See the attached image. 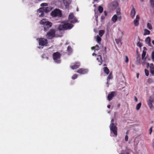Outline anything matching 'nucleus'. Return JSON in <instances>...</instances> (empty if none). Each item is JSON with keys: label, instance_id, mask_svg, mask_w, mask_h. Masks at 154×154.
<instances>
[{"label": "nucleus", "instance_id": "nucleus-24", "mask_svg": "<svg viewBox=\"0 0 154 154\" xmlns=\"http://www.w3.org/2000/svg\"><path fill=\"white\" fill-rule=\"evenodd\" d=\"M112 76L111 74H110L108 76L107 79V86L108 87L109 86V84H108V82L109 80L110 79H112Z\"/></svg>", "mask_w": 154, "mask_h": 154}, {"label": "nucleus", "instance_id": "nucleus-34", "mask_svg": "<svg viewBox=\"0 0 154 154\" xmlns=\"http://www.w3.org/2000/svg\"><path fill=\"white\" fill-rule=\"evenodd\" d=\"M48 5V4L47 3H42L40 5V6L41 7H44V6H46Z\"/></svg>", "mask_w": 154, "mask_h": 154}, {"label": "nucleus", "instance_id": "nucleus-45", "mask_svg": "<svg viewBox=\"0 0 154 154\" xmlns=\"http://www.w3.org/2000/svg\"><path fill=\"white\" fill-rule=\"evenodd\" d=\"M139 76V73H137V79L138 78Z\"/></svg>", "mask_w": 154, "mask_h": 154}, {"label": "nucleus", "instance_id": "nucleus-16", "mask_svg": "<svg viewBox=\"0 0 154 154\" xmlns=\"http://www.w3.org/2000/svg\"><path fill=\"white\" fill-rule=\"evenodd\" d=\"M42 8H43L44 12L46 13L49 12V11H51L52 9V8L51 6L43 7H42Z\"/></svg>", "mask_w": 154, "mask_h": 154}, {"label": "nucleus", "instance_id": "nucleus-2", "mask_svg": "<svg viewBox=\"0 0 154 154\" xmlns=\"http://www.w3.org/2000/svg\"><path fill=\"white\" fill-rule=\"evenodd\" d=\"M41 24L43 25L44 27V30L46 31L48 28H50L52 25V23L48 21L46 19L42 20L40 22Z\"/></svg>", "mask_w": 154, "mask_h": 154}, {"label": "nucleus", "instance_id": "nucleus-19", "mask_svg": "<svg viewBox=\"0 0 154 154\" xmlns=\"http://www.w3.org/2000/svg\"><path fill=\"white\" fill-rule=\"evenodd\" d=\"M135 13L136 12L134 8H133L131 9V16L132 18L134 17Z\"/></svg>", "mask_w": 154, "mask_h": 154}, {"label": "nucleus", "instance_id": "nucleus-26", "mask_svg": "<svg viewBox=\"0 0 154 154\" xmlns=\"http://www.w3.org/2000/svg\"><path fill=\"white\" fill-rule=\"evenodd\" d=\"M147 27L149 30L152 29V27L151 24L149 23H147L146 24Z\"/></svg>", "mask_w": 154, "mask_h": 154}, {"label": "nucleus", "instance_id": "nucleus-42", "mask_svg": "<svg viewBox=\"0 0 154 154\" xmlns=\"http://www.w3.org/2000/svg\"><path fill=\"white\" fill-rule=\"evenodd\" d=\"M128 140V137L127 135H126L125 137V140L126 141H127Z\"/></svg>", "mask_w": 154, "mask_h": 154}, {"label": "nucleus", "instance_id": "nucleus-7", "mask_svg": "<svg viewBox=\"0 0 154 154\" xmlns=\"http://www.w3.org/2000/svg\"><path fill=\"white\" fill-rule=\"evenodd\" d=\"M60 55L58 52L54 53L53 55V58L54 61L57 63H60Z\"/></svg>", "mask_w": 154, "mask_h": 154}, {"label": "nucleus", "instance_id": "nucleus-37", "mask_svg": "<svg viewBox=\"0 0 154 154\" xmlns=\"http://www.w3.org/2000/svg\"><path fill=\"white\" fill-rule=\"evenodd\" d=\"M152 60L154 62V52H152Z\"/></svg>", "mask_w": 154, "mask_h": 154}, {"label": "nucleus", "instance_id": "nucleus-29", "mask_svg": "<svg viewBox=\"0 0 154 154\" xmlns=\"http://www.w3.org/2000/svg\"><path fill=\"white\" fill-rule=\"evenodd\" d=\"M98 10L100 13H101L103 11V8L101 6H99L98 7Z\"/></svg>", "mask_w": 154, "mask_h": 154}, {"label": "nucleus", "instance_id": "nucleus-33", "mask_svg": "<svg viewBox=\"0 0 154 154\" xmlns=\"http://www.w3.org/2000/svg\"><path fill=\"white\" fill-rule=\"evenodd\" d=\"M126 153V154H129V153L128 152H126L124 150H122V151L121 153L120 154H125V153Z\"/></svg>", "mask_w": 154, "mask_h": 154}, {"label": "nucleus", "instance_id": "nucleus-41", "mask_svg": "<svg viewBox=\"0 0 154 154\" xmlns=\"http://www.w3.org/2000/svg\"><path fill=\"white\" fill-rule=\"evenodd\" d=\"M149 134H151V133H152V127H151L150 128V129H149Z\"/></svg>", "mask_w": 154, "mask_h": 154}, {"label": "nucleus", "instance_id": "nucleus-47", "mask_svg": "<svg viewBox=\"0 0 154 154\" xmlns=\"http://www.w3.org/2000/svg\"><path fill=\"white\" fill-rule=\"evenodd\" d=\"M96 54L95 53H93L92 54V55L93 56H94V55H96Z\"/></svg>", "mask_w": 154, "mask_h": 154}, {"label": "nucleus", "instance_id": "nucleus-11", "mask_svg": "<svg viewBox=\"0 0 154 154\" xmlns=\"http://www.w3.org/2000/svg\"><path fill=\"white\" fill-rule=\"evenodd\" d=\"M146 55V52L145 51H143V53L142 54V59L143 60H144L143 62L142 63V65H145V63H147L146 62V61L147 60H149L150 59L149 58H145V56Z\"/></svg>", "mask_w": 154, "mask_h": 154}, {"label": "nucleus", "instance_id": "nucleus-52", "mask_svg": "<svg viewBox=\"0 0 154 154\" xmlns=\"http://www.w3.org/2000/svg\"><path fill=\"white\" fill-rule=\"evenodd\" d=\"M141 2H143L144 0H140Z\"/></svg>", "mask_w": 154, "mask_h": 154}, {"label": "nucleus", "instance_id": "nucleus-46", "mask_svg": "<svg viewBox=\"0 0 154 154\" xmlns=\"http://www.w3.org/2000/svg\"><path fill=\"white\" fill-rule=\"evenodd\" d=\"M110 105H109L107 106V107L109 108V109L110 108Z\"/></svg>", "mask_w": 154, "mask_h": 154}, {"label": "nucleus", "instance_id": "nucleus-1", "mask_svg": "<svg viewBox=\"0 0 154 154\" xmlns=\"http://www.w3.org/2000/svg\"><path fill=\"white\" fill-rule=\"evenodd\" d=\"M77 21L73 13H71L69 15L68 21L62 22L59 26L58 29L60 31L70 29L73 27V25L72 24L69 23L68 22H70L74 23H76Z\"/></svg>", "mask_w": 154, "mask_h": 154}, {"label": "nucleus", "instance_id": "nucleus-3", "mask_svg": "<svg viewBox=\"0 0 154 154\" xmlns=\"http://www.w3.org/2000/svg\"><path fill=\"white\" fill-rule=\"evenodd\" d=\"M114 119H112L111 120V124L110 125V128L111 133H112L114 135V137H116L117 135V128L116 125L113 123Z\"/></svg>", "mask_w": 154, "mask_h": 154}, {"label": "nucleus", "instance_id": "nucleus-18", "mask_svg": "<svg viewBox=\"0 0 154 154\" xmlns=\"http://www.w3.org/2000/svg\"><path fill=\"white\" fill-rule=\"evenodd\" d=\"M145 41L146 43L150 47L152 46L150 42L151 39L149 37H148L146 38Z\"/></svg>", "mask_w": 154, "mask_h": 154}, {"label": "nucleus", "instance_id": "nucleus-51", "mask_svg": "<svg viewBox=\"0 0 154 154\" xmlns=\"http://www.w3.org/2000/svg\"><path fill=\"white\" fill-rule=\"evenodd\" d=\"M138 142H137L135 144H134L137 145L138 144Z\"/></svg>", "mask_w": 154, "mask_h": 154}, {"label": "nucleus", "instance_id": "nucleus-25", "mask_svg": "<svg viewBox=\"0 0 154 154\" xmlns=\"http://www.w3.org/2000/svg\"><path fill=\"white\" fill-rule=\"evenodd\" d=\"M103 70L105 73L107 75L109 73V70L106 67H105L103 68Z\"/></svg>", "mask_w": 154, "mask_h": 154}, {"label": "nucleus", "instance_id": "nucleus-31", "mask_svg": "<svg viewBox=\"0 0 154 154\" xmlns=\"http://www.w3.org/2000/svg\"><path fill=\"white\" fill-rule=\"evenodd\" d=\"M67 51L69 54H70L72 52V49L69 46L67 49Z\"/></svg>", "mask_w": 154, "mask_h": 154}, {"label": "nucleus", "instance_id": "nucleus-30", "mask_svg": "<svg viewBox=\"0 0 154 154\" xmlns=\"http://www.w3.org/2000/svg\"><path fill=\"white\" fill-rule=\"evenodd\" d=\"M141 105V103H140L137 104L136 106V109L137 110H139L140 108Z\"/></svg>", "mask_w": 154, "mask_h": 154}, {"label": "nucleus", "instance_id": "nucleus-20", "mask_svg": "<svg viewBox=\"0 0 154 154\" xmlns=\"http://www.w3.org/2000/svg\"><path fill=\"white\" fill-rule=\"evenodd\" d=\"M97 60L98 61V62H99V65H101L102 63V60L101 56L100 55L98 56H97Z\"/></svg>", "mask_w": 154, "mask_h": 154}, {"label": "nucleus", "instance_id": "nucleus-44", "mask_svg": "<svg viewBox=\"0 0 154 154\" xmlns=\"http://www.w3.org/2000/svg\"><path fill=\"white\" fill-rule=\"evenodd\" d=\"M114 5H115L116 6H117L118 5V3L116 2H115L114 3Z\"/></svg>", "mask_w": 154, "mask_h": 154}, {"label": "nucleus", "instance_id": "nucleus-14", "mask_svg": "<svg viewBox=\"0 0 154 154\" xmlns=\"http://www.w3.org/2000/svg\"><path fill=\"white\" fill-rule=\"evenodd\" d=\"M79 66V63L78 62H76L72 65L70 67L72 69L74 70L78 68Z\"/></svg>", "mask_w": 154, "mask_h": 154}, {"label": "nucleus", "instance_id": "nucleus-38", "mask_svg": "<svg viewBox=\"0 0 154 154\" xmlns=\"http://www.w3.org/2000/svg\"><path fill=\"white\" fill-rule=\"evenodd\" d=\"M125 62L126 63H128V59L127 56H125Z\"/></svg>", "mask_w": 154, "mask_h": 154}, {"label": "nucleus", "instance_id": "nucleus-48", "mask_svg": "<svg viewBox=\"0 0 154 154\" xmlns=\"http://www.w3.org/2000/svg\"><path fill=\"white\" fill-rule=\"evenodd\" d=\"M95 17H96V21H97V16H96V15H95Z\"/></svg>", "mask_w": 154, "mask_h": 154}, {"label": "nucleus", "instance_id": "nucleus-8", "mask_svg": "<svg viewBox=\"0 0 154 154\" xmlns=\"http://www.w3.org/2000/svg\"><path fill=\"white\" fill-rule=\"evenodd\" d=\"M55 35V31L54 29H51L47 33L46 37L48 39H51Z\"/></svg>", "mask_w": 154, "mask_h": 154}, {"label": "nucleus", "instance_id": "nucleus-6", "mask_svg": "<svg viewBox=\"0 0 154 154\" xmlns=\"http://www.w3.org/2000/svg\"><path fill=\"white\" fill-rule=\"evenodd\" d=\"M38 41L39 45L41 46H47L48 44L47 40L44 38H41L37 39Z\"/></svg>", "mask_w": 154, "mask_h": 154}, {"label": "nucleus", "instance_id": "nucleus-39", "mask_svg": "<svg viewBox=\"0 0 154 154\" xmlns=\"http://www.w3.org/2000/svg\"><path fill=\"white\" fill-rule=\"evenodd\" d=\"M116 42L117 44H119L120 42V40L119 39H116Z\"/></svg>", "mask_w": 154, "mask_h": 154}, {"label": "nucleus", "instance_id": "nucleus-43", "mask_svg": "<svg viewBox=\"0 0 154 154\" xmlns=\"http://www.w3.org/2000/svg\"><path fill=\"white\" fill-rule=\"evenodd\" d=\"M134 99H135V101L136 102H137V98H136V97H134Z\"/></svg>", "mask_w": 154, "mask_h": 154}, {"label": "nucleus", "instance_id": "nucleus-9", "mask_svg": "<svg viewBox=\"0 0 154 154\" xmlns=\"http://www.w3.org/2000/svg\"><path fill=\"white\" fill-rule=\"evenodd\" d=\"M145 64H146L147 67H149L150 69V72L152 75H154V65L152 63H151L149 65V63H145Z\"/></svg>", "mask_w": 154, "mask_h": 154}, {"label": "nucleus", "instance_id": "nucleus-12", "mask_svg": "<svg viewBox=\"0 0 154 154\" xmlns=\"http://www.w3.org/2000/svg\"><path fill=\"white\" fill-rule=\"evenodd\" d=\"M88 70L87 69L81 68L79 69L77 71V72L82 74H86L88 72Z\"/></svg>", "mask_w": 154, "mask_h": 154}, {"label": "nucleus", "instance_id": "nucleus-23", "mask_svg": "<svg viewBox=\"0 0 154 154\" xmlns=\"http://www.w3.org/2000/svg\"><path fill=\"white\" fill-rule=\"evenodd\" d=\"M144 32L143 34L144 35H149L150 33V32L146 29H144Z\"/></svg>", "mask_w": 154, "mask_h": 154}, {"label": "nucleus", "instance_id": "nucleus-4", "mask_svg": "<svg viewBox=\"0 0 154 154\" xmlns=\"http://www.w3.org/2000/svg\"><path fill=\"white\" fill-rule=\"evenodd\" d=\"M147 103L151 110L154 109V107L153 104L154 105V94L150 97L149 100L147 101Z\"/></svg>", "mask_w": 154, "mask_h": 154}, {"label": "nucleus", "instance_id": "nucleus-35", "mask_svg": "<svg viewBox=\"0 0 154 154\" xmlns=\"http://www.w3.org/2000/svg\"><path fill=\"white\" fill-rule=\"evenodd\" d=\"M145 75L146 76H148L149 75V71L148 70L145 69Z\"/></svg>", "mask_w": 154, "mask_h": 154}, {"label": "nucleus", "instance_id": "nucleus-32", "mask_svg": "<svg viewBox=\"0 0 154 154\" xmlns=\"http://www.w3.org/2000/svg\"><path fill=\"white\" fill-rule=\"evenodd\" d=\"M150 2L152 6L154 7V0H150Z\"/></svg>", "mask_w": 154, "mask_h": 154}, {"label": "nucleus", "instance_id": "nucleus-5", "mask_svg": "<svg viewBox=\"0 0 154 154\" xmlns=\"http://www.w3.org/2000/svg\"><path fill=\"white\" fill-rule=\"evenodd\" d=\"M61 12L60 10L55 9L51 13V15L52 17H60L61 16Z\"/></svg>", "mask_w": 154, "mask_h": 154}, {"label": "nucleus", "instance_id": "nucleus-50", "mask_svg": "<svg viewBox=\"0 0 154 154\" xmlns=\"http://www.w3.org/2000/svg\"><path fill=\"white\" fill-rule=\"evenodd\" d=\"M38 48H39V49H42L43 47H38Z\"/></svg>", "mask_w": 154, "mask_h": 154}, {"label": "nucleus", "instance_id": "nucleus-21", "mask_svg": "<svg viewBox=\"0 0 154 154\" xmlns=\"http://www.w3.org/2000/svg\"><path fill=\"white\" fill-rule=\"evenodd\" d=\"M63 4L65 6L66 8H68L69 6V3L66 0H64L63 1Z\"/></svg>", "mask_w": 154, "mask_h": 154}, {"label": "nucleus", "instance_id": "nucleus-28", "mask_svg": "<svg viewBox=\"0 0 154 154\" xmlns=\"http://www.w3.org/2000/svg\"><path fill=\"white\" fill-rule=\"evenodd\" d=\"M92 50L95 49V51H97L99 49V47L98 45H96L95 47H92L91 48Z\"/></svg>", "mask_w": 154, "mask_h": 154}, {"label": "nucleus", "instance_id": "nucleus-15", "mask_svg": "<svg viewBox=\"0 0 154 154\" xmlns=\"http://www.w3.org/2000/svg\"><path fill=\"white\" fill-rule=\"evenodd\" d=\"M139 19V16L138 15L136 16L135 19L134 20V23L135 26H138Z\"/></svg>", "mask_w": 154, "mask_h": 154}, {"label": "nucleus", "instance_id": "nucleus-10", "mask_svg": "<svg viewBox=\"0 0 154 154\" xmlns=\"http://www.w3.org/2000/svg\"><path fill=\"white\" fill-rule=\"evenodd\" d=\"M44 11L42 8H40L37 10V13L38 16L40 17H42L44 16Z\"/></svg>", "mask_w": 154, "mask_h": 154}, {"label": "nucleus", "instance_id": "nucleus-36", "mask_svg": "<svg viewBox=\"0 0 154 154\" xmlns=\"http://www.w3.org/2000/svg\"><path fill=\"white\" fill-rule=\"evenodd\" d=\"M77 77V75L76 74H75L72 77V79H75Z\"/></svg>", "mask_w": 154, "mask_h": 154}, {"label": "nucleus", "instance_id": "nucleus-27", "mask_svg": "<svg viewBox=\"0 0 154 154\" xmlns=\"http://www.w3.org/2000/svg\"><path fill=\"white\" fill-rule=\"evenodd\" d=\"M104 31L103 30H100L99 31V35L100 37H101L104 34Z\"/></svg>", "mask_w": 154, "mask_h": 154}, {"label": "nucleus", "instance_id": "nucleus-17", "mask_svg": "<svg viewBox=\"0 0 154 154\" xmlns=\"http://www.w3.org/2000/svg\"><path fill=\"white\" fill-rule=\"evenodd\" d=\"M115 93V92L112 91L107 96V99L108 100L110 101L112 100L114 96Z\"/></svg>", "mask_w": 154, "mask_h": 154}, {"label": "nucleus", "instance_id": "nucleus-49", "mask_svg": "<svg viewBox=\"0 0 154 154\" xmlns=\"http://www.w3.org/2000/svg\"><path fill=\"white\" fill-rule=\"evenodd\" d=\"M152 44L154 45V40H153L152 41Z\"/></svg>", "mask_w": 154, "mask_h": 154}, {"label": "nucleus", "instance_id": "nucleus-22", "mask_svg": "<svg viewBox=\"0 0 154 154\" xmlns=\"http://www.w3.org/2000/svg\"><path fill=\"white\" fill-rule=\"evenodd\" d=\"M94 38L96 39L97 42L98 44H100L101 40L100 37L98 35H97V36H95Z\"/></svg>", "mask_w": 154, "mask_h": 154}, {"label": "nucleus", "instance_id": "nucleus-40", "mask_svg": "<svg viewBox=\"0 0 154 154\" xmlns=\"http://www.w3.org/2000/svg\"><path fill=\"white\" fill-rule=\"evenodd\" d=\"M118 16H121V13L120 12L117 11H116V14Z\"/></svg>", "mask_w": 154, "mask_h": 154}, {"label": "nucleus", "instance_id": "nucleus-13", "mask_svg": "<svg viewBox=\"0 0 154 154\" xmlns=\"http://www.w3.org/2000/svg\"><path fill=\"white\" fill-rule=\"evenodd\" d=\"M118 18L119 19L121 20V16H118L116 14H115L112 17V20L114 23H115L117 21Z\"/></svg>", "mask_w": 154, "mask_h": 154}]
</instances>
